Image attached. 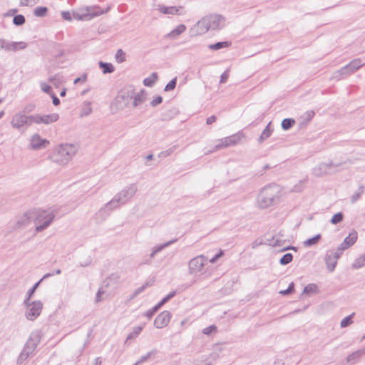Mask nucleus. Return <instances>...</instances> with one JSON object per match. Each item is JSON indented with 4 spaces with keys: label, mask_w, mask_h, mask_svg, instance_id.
Listing matches in <instances>:
<instances>
[{
    "label": "nucleus",
    "mask_w": 365,
    "mask_h": 365,
    "mask_svg": "<svg viewBox=\"0 0 365 365\" xmlns=\"http://www.w3.org/2000/svg\"><path fill=\"white\" fill-rule=\"evenodd\" d=\"M226 18L222 15L212 14L204 16L195 26L196 33L199 35L204 34L207 31H219L226 26Z\"/></svg>",
    "instance_id": "obj_1"
},
{
    "label": "nucleus",
    "mask_w": 365,
    "mask_h": 365,
    "mask_svg": "<svg viewBox=\"0 0 365 365\" xmlns=\"http://www.w3.org/2000/svg\"><path fill=\"white\" fill-rule=\"evenodd\" d=\"M280 188L276 184H269L262 188L257 197V205L260 208H267L275 205L279 198Z\"/></svg>",
    "instance_id": "obj_2"
},
{
    "label": "nucleus",
    "mask_w": 365,
    "mask_h": 365,
    "mask_svg": "<svg viewBox=\"0 0 365 365\" xmlns=\"http://www.w3.org/2000/svg\"><path fill=\"white\" fill-rule=\"evenodd\" d=\"M293 259V255L291 253L284 255L279 259V263L282 265H287L290 263Z\"/></svg>",
    "instance_id": "obj_41"
},
{
    "label": "nucleus",
    "mask_w": 365,
    "mask_h": 365,
    "mask_svg": "<svg viewBox=\"0 0 365 365\" xmlns=\"http://www.w3.org/2000/svg\"><path fill=\"white\" fill-rule=\"evenodd\" d=\"M133 97L134 88L132 87L124 88L118 92L113 105L118 110H123L130 104Z\"/></svg>",
    "instance_id": "obj_6"
},
{
    "label": "nucleus",
    "mask_w": 365,
    "mask_h": 365,
    "mask_svg": "<svg viewBox=\"0 0 365 365\" xmlns=\"http://www.w3.org/2000/svg\"><path fill=\"white\" fill-rule=\"evenodd\" d=\"M325 262L327 264V269L330 272H333L336 267L337 260L336 259V257L333 254H331L328 252L325 257Z\"/></svg>",
    "instance_id": "obj_24"
},
{
    "label": "nucleus",
    "mask_w": 365,
    "mask_h": 365,
    "mask_svg": "<svg viewBox=\"0 0 365 365\" xmlns=\"http://www.w3.org/2000/svg\"><path fill=\"white\" fill-rule=\"evenodd\" d=\"M176 83H177V77H175L174 78H173L165 87L164 90L165 91H172L173 90L175 86H176Z\"/></svg>",
    "instance_id": "obj_50"
},
{
    "label": "nucleus",
    "mask_w": 365,
    "mask_h": 365,
    "mask_svg": "<svg viewBox=\"0 0 365 365\" xmlns=\"http://www.w3.org/2000/svg\"><path fill=\"white\" fill-rule=\"evenodd\" d=\"M162 101H163V98L160 96H158L150 102V105L153 107H156L159 104H160L162 103Z\"/></svg>",
    "instance_id": "obj_57"
},
{
    "label": "nucleus",
    "mask_w": 365,
    "mask_h": 365,
    "mask_svg": "<svg viewBox=\"0 0 365 365\" xmlns=\"http://www.w3.org/2000/svg\"><path fill=\"white\" fill-rule=\"evenodd\" d=\"M34 115H26L24 112L19 111L14 115L12 117L11 124V126L17 130H21L22 128H26L30 126L33 121Z\"/></svg>",
    "instance_id": "obj_7"
},
{
    "label": "nucleus",
    "mask_w": 365,
    "mask_h": 365,
    "mask_svg": "<svg viewBox=\"0 0 365 365\" xmlns=\"http://www.w3.org/2000/svg\"><path fill=\"white\" fill-rule=\"evenodd\" d=\"M176 241H177L176 239L170 240V241H168V242H167L165 243L160 244V245H156V246L153 247V250H154V252H156L158 254V252H161L163 249L169 247L170 245H171L172 244H173Z\"/></svg>",
    "instance_id": "obj_33"
},
{
    "label": "nucleus",
    "mask_w": 365,
    "mask_h": 365,
    "mask_svg": "<svg viewBox=\"0 0 365 365\" xmlns=\"http://www.w3.org/2000/svg\"><path fill=\"white\" fill-rule=\"evenodd\" d=\"M294 282H291L289 284L287 289L280 291L279 294H281L282 295H287V294L292 293L294 292Z\"/></svg>",
    "instance_id": "obj_52"
},
{
    "label": "nucleus",
    "mask_w": 365,
    "mask_h": 365,
    "mask_svg": "<svg viewBox=\"0 0 365 365\" xmlns=\"http://www.w3.org/2000/svg\"><path fill=\"white\" fill-rule=\"evenodd\" d=\"M176 241H177L176 239L170 240V241H168V242H167L165 243L160 244V245H156V246L153 247V250H154V252H156L158 254V252H161L163 249L169 247L170 245H171L172 244H173Z\"/></svg>",
    "instance_id": "obj_32"
},
{
    "label": "nucleus",
    "mask_w": 365,
    "mask_h": 365,
    "mask_svg": "<svg viewBox=\"0 0 365 365\" xmlns=\"http://www.w3.org/2000/svg\"><path fill=\"white\" fill-rule=\"evenodd\" d=\"M37 0H20L22 6H28L29 4H36Z\"/></svg>",
    "instance_id": "obj_62"
},
{
    "label": "nucleus",
    "mask_w": 365,
    "mask_h": 365,
    "mask_svg": "<svg viewBox=\"0 0 365 365\" xmlns=\"http://www.w3.org/2000/svg\"><path fill=\"white\" fill-rule=\"evenodd\" d=\"M43 279H41L38 282H37L31 288H30L26 293V298L24 299L26 302L27 303L31 300V298L32 297L33 294L36 292V289L39 286L40 283L42 282Z\"/></svg>",
    "instance_id": "obj_35"
},
{
    "label": "nucleus",
    "mask_w": 365,
    "mask_h": 365,
    "mask_svg": "<svg viewBox=\"0 0 365 365\" xmlns=\"http://www.w3.org/2000/svg\"><path fill=\"white\" fill-rule=\"evenodd\" d=\"M147 93L145 90L142 89L140 92L135 93L134 91V97L133 98V106L138 107L146 101Z\"/></svg>",
    "instance_id": "obj_22"
},
{
    "label": "nucleus",
    "mask_w": 365,
    "mask_h": 365,
    "mask_svg": "<svg viewBox=\"0 0 365 365\" xmlns=\"http://www.w3.org/2000/svg\"><path fill=\"white\" fill-rule=\"evenodd\" d=\"M40 86H41V89L44 93H46L49 95H51V93H53L51 87L49 85L46 84V83H43V82L41 83Z\"/></svg>",
    "instance_id": "obj_55"
},
{
    "label": "nucleus",
    "mask_w": 365,
    "mask_h": 365,
    "mask_svg": "<svg viewBox=\"0 0 365 365\" xmlns=\"http://www.w3.org/2000/svg\"><path fill=\"white\" fill-rule=\"evenodd\" d=\"M321 239V235L318 234L315 235L314 237L309 238L304 242V245L305 247H311L314 245H316L319 240Z\"/></svg>",
    "instance_id": "obj_37"
},
{
    "label": "nucleus",
    "mask_w": 365,
    "mask_h": 365,
    "mask_svg": "<svg viewBox=\"0 0 365 365\" xmlns=\"http://www.w3.org/2000/svg\"><path fill=\"white\" fill-rule=\"evenodd\" d=\"M176 148H177V145H173L166 150L161 151L159 153V158H165V157L171 155L173 153L175 152Z\"/></svg>",
    "instance_id": "obj_48"
},
{
    "label": "nucleus",
    "mask_w": 365,
    "mask_h": 365,
    "mask_svg": "<svg viewBox=\"0 0 365 365\" xmlns=\"http://www.w3.org/2000/svg\"><path fill=\"white\" fill-rule=\"evenodd\" d=\"M317 291H318V287L317 284H309L308 285H307L304 287L303 292L306 294H310L312 293H316V292H317Z\"/></svg>",
    "instance_id": "obj_39"
},
{
    "label": "nucleus",
    "mask_w": 365,
    "mask_h": 365,
    "mask_svg": "<svg viewBox=\"0 0 365 365\" xmlns=\"http://www.w3.org/2000/svg\"><path fill=\"white\" fill-rule=\"evenodd\" d=\"M61 16L64 20L71 21L72 19L71 15L69 11H62Z\"/></svg>",
    "instance_id": "obj_60"
},
{
    "label": "nucleus",
    "mask_w": 365,
    "mask_h": 365,
    "mask_svg": "<svg viewBox=\"0 0 365 365\" xmlns=\"http://www.w3.org/2000/svg\"><path fill=\"white\" fill-rule=\"evenodd\" d=\"M31 354L25 349H23L17 359L18 364H22Z\"/></svg>",
    "instance_id": "obj_44"
},
{
    "label": "nucleus",
    "mask_w": 365,
    "mask_h": 365,
    "mask_svg": "<svg viewBox=\"0 0 365 365\" xmlns=\"http://www.w3.org/2000/svg\"><path fill=\"white\" fill-rule=\"evenodd\" d=\"M158 10L160 13L167 15H184L185 13L182 11L181 6H166L163 4L158 6Z\"/></svg>",
    "instance_id": "obj_18"
},
{
    "label": "nucleus",
    "mask_w": 365,
    "mask_h": 365,
    "mask_svg": "<svg viewBox=\"0 0 365 365\" xmlns=\"http://www.w3.org/2000/svg\"><path fill=\"white\" fill-rule=\"evenodd\" d=\"M25 17L22 14L16 15L13 19V24L16 26H21L25 23Z\"/></svg>",
    "instance_id": "obj_46"
},
{
    "label": "nucleus",
    "mask_w": 365,
    "mask_h": 365,
    "mask_svg": "<svg viewBox=\"0 0 365 365\" xmlns=\"http://www.w3.org/2000/svg\"><path fill=\"white\" fill-rule=\"evenodd\" d=\"M157 79L158 74L156 73H152L150 76L143 80V84L147 87H152L155 84Z\"/></svg>",
    "instance_id": "obj_27"
},
{
    "label": "nucleus",
    "mask_w": 365,
    "mask_h": 365,
    "mask_svg": "<svg viewBox=\"0 0 365 365\" xmlns=\"http://www.w3.org/2000/svg\"><path fill=\"white\" fill-rule=\"evenodd\" d=\"M24 306L26 307L25 317L28 320L34 321L41 313L43 309V303L40 300L34 302H24Z\"/></svg>",
    "instance_id": "obj_8"
},
{
    "label": "nucleus",
    "mask_w": 365,
    "mask_h": 365,
    "mask_svg": "<svg viewBox=\"0 0 365 365\" xmlns=\"http://www.w3.org/2000/svg\"><path fill=\"white\" fill-rule=\"evenodd\" d=\"M115 208H117V207H113V206L107 207V203H106L104 207L99 210V211L96 214V221L98 222H102L110 215L111 211Z\"/></svg>",
    "instance_id": "obj_21"
},
{
    "label": "nucleus",
    "mask_w": 365,
    "mask_h": 365,
    "mask_svg": "<svg viewBox=\"0 0 365 365\" xmlns=\"http://www.w3.org/2000/svg\"><path fill=\"white\" fill-rule=\"evenodd\" d=\"M33 217L32 212H27L24 213L17 219L14 228L15 230H22L29 227L32 222Z\"/></svg>",
    "instance_id": "obj_15"
},
{
    "label": "nucleus",
    "mask_w": 365,
    "mask_h": 365,
    "mask_svg": "<svg viewBox=\"0 0 365 365\" xmlns=\"http://www.w3.org/2000/svg\"><path fill=\"white\" fill-rule=\"evenodd\" d=\"M48 11V9L45 6H38L34 9V14L37 17L44 16Z\"/></svg>",
    "instance_id": "obj_40"
},
{
    "label": "nucleus",
    "mask_w": 365,
    "mask_h": 365,
    "mask_svg": "<svg viewBox=\"0 0 365 365\" xmlns=\"http://www.w3.org/2000/svg\"><path fill=\"white\" fill-rule=\"evenodd\" d=\"M92 112L91 103L86 101L83 103L81 108V116L88 115Z\"/></svg>",
    "instance_id": "obj_34"
},
{
    "label": "nucleus",
    "mask_w": 365,
    "mask_h": 365,
    "mask_svg": "<svg viewBox=\"0 0 365 365\" xmlns=\"http://www.w3.org/2000/svg\"><path fill=\"white\" fill-rule=\"evenodd\" d=\"M155 351H151L148 352L147 354L142 356L139 360L137 361V364H140L146 361L151 356L155 354Z\"/></svg>",
    "instance_id": "obj_53"
},
{
    "label": "nucleus",
    "mask_w": 365,
    "mask_h": 365,
    "mask_svg": "<svg viewBox=\"0 0 365 365\" xmlns=\"http://www.w3.org/2000/svg\"><path fill=\"white\" fill-rule=\"evenodd\" d=\"M27 47V43L24 41H9L4 38H0V50L6 51H14L24 50Z\"/></svg>",
    "instance_id": "obj_12"
},
{
    "label": "nucleus",
    "mask_w": 365,
    "mask_h": 365,
    "mask_svg": "<svg viewBox=\"0 0 365 365\" xmlns=\"http://www.w3.org/2000/svg\"><path fill=\"white\" fill-rule=\"evenodd\" d=\"M176 294L175 291H173L170 292L168 294H167L165 297H163L160 302L164 305L165 303H167L170 299H171L173 297H174Z\"/></svg>",
    "instance_id": "obj_56"
},
{
    "label": "nucleus",
    "mask_w": 365,
    "mask_h": 365,
    "mask_svg": "<svg viewBox=\"0 0 365 365\" xmlns=\"http://www.w3.org/2000/svg\"><path fill=\"white\" fill-rule=\"evenodd\" d=\"M357 240V232L354 231L344 240L338 247V251H344L352 246Z\"/></svg>",
    "instance_id": "obj_20"
},
{
    "label": "nucleus",
    "mask_w": 365,
    "mask_h": 365,
    "mask_svg": "<svg viewBox=\"0 0 365 365\" xmlns=\"http://www.w3.org/2000/svg\"><path fill=\"white\" fill-rule=\"evenodd\" d=\"M224 255V252L222 250H220V252L216 254L214 257H212L210 259V263H215L217 259L221 257L222 255Z\"/></svg>",
    "instance_id": "obj_59"
},
{
    "label": "nucleus",
    "mask_w": 365,
    "mask_h": 365,
    "mask_svg": "<svg viewBox=\"0 0 365 365\" xmlns=\"http://www.w3.org/2000/svg\"><path fill=\"white\" fill-rule=\"evenodd\" d=\"M352 315H349L344 318L340 323L341 327H346L352 323Z\"/></svg>",
    "instance_id": "obj_51"
},
{
    "label": "nucleus",
    "mask_w": 365,
    "mask_h": 365,
    "mask_svg": "<svg viewBox=\"0 0 365 365\" xmlns=\"http://www.w3.org/2000/svg\"><path fill=\"white\" fill-rule=\"evenodd\" d=\"M51 97L52 98L53 103L54 106H58L60 104L59 98L53 93H51Z\"/></svg>",
    "instance_id": "obj_61"
},
{
    "label": "nucleus",
    "mask_w": 365,
    "mask_h": 365,
    "mask_svg": "<svg viewBox=\"0 0 365 365\" xmlns=\"http://www.w3.org/2000/svg\"><path fill=\"white\" fill-rule=\"evenodd\" d=\"M365 266V254L354 260L352 264L354 269H359Z\"/></svg>",
    "instance_id": "obj_36"
},
{
    "label": "nucleus",
    "mask_w": 365,
    "mask_h": 365,
    "mask_svg": "<svg viewBox=\"0 0 365 365\" xmlns=\"http://www.w3.org/2000/svg\"><path fill=\"white\" fill-rule=\"evenodd\" d=\"M102 14L103 11L98 6H86L81 9V13H74L73 16L78 20L89 21Z\"/></svg>",
    "instance_id": "obj_9"
},
{
    "label": "nucleus",
    "mask_w": 365,
    "mask_h": 365,
    "mask_svg": "<svg viewBox=\"0 0 365 365\" xmlns=\"http://www.w3.org/2000/svg\"><path fill=\"white\" fill-rule=\"evenodd\" d=\"M334 166L331 161L329 163H322L312 169V174L317 177H320L330 173L331 168Z\"/></svg>",
    "instance_id": "obj_17"
},
{
    "label": "nucleus",
    "mask_w": 365,
    "mask_h": 365,
    "mask_svg": "<svg viewBox=\"0 0 365 365\" xmlns=\"http://www.w3.org/2000/svg\"><path fill=\"white\" fill-rule=\"evenodd\" d=\"M143 327H144V325L134 327L133 331L127 336L126 341L136 338L140 334V333L142 331Z\"/></svg>",
    "instance_id": "obj_30"
},
{
    "label": "nucleus",
    "mask_w": 365,
    "mask_h": 365,
    "mask_svg": "<svg viewBox=\"0 0 365 365\" xmlns=\"http://www.w3.org/2000/svg\"><path fill=\"white\" fill-rule=\"evenodd\" d=\"M38 341L39 339L37 335H34L31 336L30 339L27 341L26 344H25L24 349H25L29 352L32 354L36 349Z\"/></svg>",
    "instance_id": "obj_23"
},
{
    "label": "nucleus",
    "mask_w": 365,
    "mask_h": 365,
    "mask_svg": "<svg viewBox=\"0 0 365 365\" xmlns=\"http://www.w3.org/2000/svg\"><path fill=\"white\" fill-rule=\"evenodd\" d=\"M364 63L360 58H355L352 60L349 64L342 67L340 70L334 73V78L337 79L341 78L344 76H348L353 73L356 70L360 68Z\"/></svg>",
    "instance_id": "obj_10"
},
{
    "label": "nucleus",
    "mask_w": 365,
    "mask_h": 365,
    "mask_svg": "<svg viewBox=\"0 0 365 365\" xmlns=\"http://www.w3.org/2000/svg\"><path fill=\"white\" fill-rule=\"evenodd\" d=\"M364 354H365V347L349 354L346 358V361L348 363L353 364L356 363L359 359V358Z\"/></svg>",
    "instance_id": "obj_26"
},
{
    "label": "nucleus",
    "mask_w": 365,
    "mask_h": 365,
    "mask_svg": "<svg viewBox=\"0 0 365 365\" xmlns=\"http://www.w3.org/2000/svg\"><path fill=\"white\" fill-rule=\"evenodd\" d=\"M99 66L103 69V73L105 74L110 73L114 71V67L110 63L100 61Z\"/></svg>",
    "instance_id": "obj_28"
},
{
    "label": "nucleus",
    "mask_w": 365,
    "mask_h": 365,
    "mask_svg": "<svg viewBox=\"0 0 365 365\" xmlns=\"http://www.w3.org/2000/svg\"><path fill=\"white\" fill-rule=\"evenodd\" d=\"M295 123V120L292 118H285L282 121V128L284 130H287L291 128Z\"/></svg>",
    "instance_id": "obj_38"
},
{
    "label": "nucleus",
    "mask_w": 365,
    "mask_h": 365,
    "mask_svg": "<svg viewBox=\"0 0 365 365\" xmlns=\"http://www.w3.org/2000/svg\"><path fill=\"white\" fill-rule=\"evenodd\" d=\"M150 286V284L148 282L145 283L141 287L136 289L134 292L133 293L131 296V299H134L136 297L138 294H140L141 292H143L148 287Z\"/></svg>",
    "instance_id": "obj_49"
},
{
    "label": "nucleus",
    "mask_w": 365,
    "mask_h": 365,
    "mask_svg": "<svg viewBox=\"0 0 365 365\" xmlns=\"http://www.w3.org/2000/svg\"><path fill=\"white\" fill-rule=\"evenodd\" d=\"M59 118V115L58 113H51L47 115H39L35 114L34 115L33 121L34 123L36 124H46L48 125L50 123L56 122Z\"/></svg>",
    "instance_id": "obj_14"
},
{
    "label": "nucleus",
    "mask_w": 365,
    "mask_h": 365,
    "mask_svg": "<svg viewBox=\"0 0 365 365\" xmlns=\"http://www.w3.org/2000/svg\"><path fill=\"white\" fill-rule=\"evenodd\" d=\"M314 112L313 110H309L307 112L305 113V116H306V119H307L308 120H310L311 119L313 118V117L314 116Z\"/></svg>",
    "instance_id": "obj_63"
},
{
    "label": "nucleus",
    "mask_w": 365,
    "mask_h": 365,
    "mask_svg": "<svg viewBox=\"0 0 365 365\" xmlns=\"http://www.w3.org/2000/svg\"><path fill=\"white\" fill-rule=\"evenodd\" d=\"M229 78V69L225 71L220 76V83H225Z\"/></svg>",
    "instance_id": "obj_58"
},
{
    "label": "nucleus",
    "mask_w": 365,
    "mask_h": 365,
    "mask_svg": "<svg viewBox=\"0 0 365 365\" xmlns=\"http://www.w3.org/2000/svg\"><path fill=\"white\" fill-rule=\"evenodd\" d=\"M270 125H271V123H269L267 124V125L266 126V128L262 131V134L260 135V136L259 138V143H262V141H264L265 139H267V138H269L271 135L272 131L270 128Z\"/></svg>",
    "instance_id": "obj_29"
},
{
    "label": "nucleus",
    "mask_w": 365,
    "mask_h": 365,
    "mask_svg": "<svg viewBox=\"0 0 365 365\" xmlns=\"http://www.w3.org/2000/svg\"><path fill=\"white\" fill-rule=\"evenodd\" d=\"M78 148L73 144H62L56 148L49 155V159L60 165H66L75 155Z\"/></svg>",
    "instance_id": "obj_3"
},
{
    "label": "nucleus",
    "mask_w": 365,
    "mask_h": 365,
    "mask_svg": "<svg viewBox=\"0 0 365 365\" xmlns=\"http://www.w3.org/2000/svg\"><path fill=\"white\" fill-rule=\"evenodd\" d=\"M230 45V43L228 41H221L217 42L216 43L210 44L208 46V48L210 50H220L223 48H227Z\"/></svg>",
    "instance_id": "obj_31"
},
{
    "label": "nucleus",
    "mask_w": 365,
    "mask_h": 365,
    "mask_svg": "<svg viewBox=\"0 0 365 365\" xmlns=\"http://www.w3.org/2000/svg\"><path fill=\"white\" fill-rule=\"evenodd\" d=\"M31 354L25 349H23L17 359L18 364H22Z\"/></svg>",
    "instance_id": "obj_43"
},
{
    "label": "nucleus",
    "mask_w": 365,
    "mask_h": 365,
    "mask_svg": "<svg viewBox=\"0 0 365 365\" xmlns=\"http://www.w3.org/2000/svg\"><path fill=\"white\" fill-rule=\"evenodd\" d=\"M206 262L207 258L202 255L192 258L188 263L189 273L197 275L202 270Z\"/></svg>",
    "instance_id": "obj_11"
},
{
    "label": "nucleus",
    "mask_w": 365,
    "mask_h": 365,
    "mask_svg": "<svg viewBox=\"0 0 365 365\" xmlns=\"http://www.w3.org/2000/svg\"><path fill=\"white\" fill-rule=\"evenodd\" d=\"M163 304L159 302L156 305H155L153 308L150 309V310L155 314V312L162 307Z\"/></svg>",
    "instance_id": "obj_64"
},
{
    "label": "nucleus",
    "mask_w": 365,
    "mask_h": 365,
    "mask_svg": "<svg viewBox=\"0 0 365 365\" xmlns=\"http://www.w3.org/2000/svg\"><path fill=\"white\" fill-rule=\"evenodd\" d=\"M137 190L136 184H130L117 193L110 201L107 202V207L113 206L118 207L120 205L127 203L135 195Z\"/></svg>",
    "instance_id": "obj_5"
},
{
    "label": "nucleus",
    "mask_w": 365,
    "mask_h": 365,
    "mask_svg": "<svg viewBox=\"0 0 365 365\" xmlns=\"http://www.w3.org/2000/svg\"><path fill=\"white\" fill-rule=\"evenodd\" d=\"M217 331V327L215 325H210L202 329V333L205 335H210V334Z\"/></svg>",
    "instance_id": "obj_54"
},
{
    "label": "nucleus",
    "mask_w": 365,
    "mask_h": 365,
    "mask_svg": "<svg viewBox=\"0 0 365 365\" xmlns=\"http://www.w3.org/2000/svg\"><path fill=\"white\" fill-rule=\"evenodd\" d=\"M172 314L169 311H163L160 312L154 320V326L157 329H163L165 327L171 319Z\"/></svg>",
    "instance_id": "obj_16"
},
{
    "label": "nucleus",
    "mask_w": 365,
    "mask_h": 365,
    "mask_svg": "<svg viewBox=\"0 0 365 365\" xmlns=\"http://www.w3.org/2000/svg\"><path fill=\"white\" fill-rule=\"evenodd\" d=\"M186 30V26L184 24L178 25L175 29H173L166 35V38L170 39H175L178 36L182 34Z\"/></svg>",
    "instance_id": "obj_25"
},
{
    "label": "nucleus",
    "mask_w": 365,
    "mask_h": 365,
    "mask_svg": "<svg viewBox=\"0 0 365 365\" xmlns=\"http://www.w3.org/2000/svg\"><path fill=\"white\" fill-rule=\"evenodd\" d=\"M115 61L118 62V63H123L124 61H125V53L122 50V49H118L117 50L116 53H115Z\"/></svg>",
    "instance_id": "obj_42"
},
{
    "label": "nucleus",
    "mask_w": 365,
    "mask_h": 365,
    "mask_svg": "<svg viewBox=\"0 0 365 365\" xmlns=\"http://www.w3.org/2000/svg\"><path fill=\"white\" fill-rule=\"evenodd\" d=\"M241 139L240 134L232 135L228 137L220 139L217 140V143L215 146V149L212 151H215L224 148H227L231 145H236Z\"/></svg>",
    "instance_id": "obj_13"
},
{
    "label": "nucleus",
    "mask_w": 365,
    "mask_h": 365,
    "mask_svg": "<svg viewBox=\"0 0 365 365\" xmlns=\"http://www.w3.org/2000/svg\"><path fill=\"white\" fill-rule=\"evenodd\" d=\"M364 192V187L361 186L359 190L354 192L352 196L351 197V202L352 203L356 202L361 196V195Z\"/></svg>",
    "instance_id": "obj_45"
},
{
    "label": "nucleus",
    "mask_w": 365,
    "mask_h": 365,
    "mask_svg": "<svg viewBox=\"0 0 365 365\" xmlns=\"http://www.w3.org/2000/svg\"><path fill=\"white\" fill-rule=\"evenodd\" d=\"M55 212L51 209L39 210L34 216L36 232H40L50 226L55 218Z\"/></svg>",
    "instance_id": "obj_4"
},
{
    "label": "nucleus",
    "mask_w": 365,
    "mask_h": 365,
    "mask_svg": "<svg viewBox=\"0 0 365 365\" xmlns=\"http://www.w3.org/2000/svg\"><path fill=\"white\" fill-rule=\"evenodd\" d=\"M49 142L42 138L38 134H34L31 138L30 146L34 150H39L46 148Z\"/></svg>",
    "instance_id": "obj_19"
},
{
    "label": "nucleus",
    "mask_w": 365,
    "mask_h": 365,
    "mask_svg": "<svg viewBox=\"0 0 365 365\" xmlns=\"http://www.w3.org/2000/svg\"><path fill=\"white\" fill-rule=\"evenodd\" d=\"M343 218H344V215L342 214V212H337L333 215L330 222L333 225H336V224L341 222L343 220Z\"/></svg>",
    "instance_id": "obj_47"
}]
</instances>
